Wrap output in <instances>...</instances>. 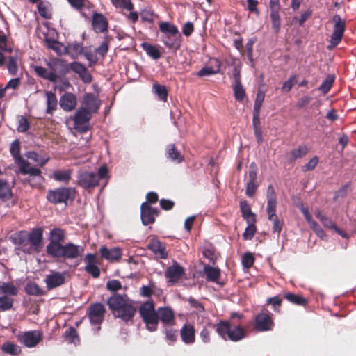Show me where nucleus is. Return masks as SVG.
Instances as JSON below:
<instances>
[{
  "label": "nucleus",
  "mask_w": 356,
  "mask_h": 356,
  "mask_svg": "<svg viewBox=\"0 0 356 356\" xmlns=\"http://www.w3.org/2000/svg\"><path fill=\"white\" fill-rule=\"evenodd\" d=\"M334 82V77L328 76L321 84L318 88V90L321 91L323 94L327 93L332 87V85Z\"/></svg>",
  "instance_id": "nucleus-55"
},
{
  "label": "nucleus",
  "mask_w": 356,
  "mask_h": 356,
  "mask_svg": "<svg viewBox=\"0 0 356 356\" xmlns=\"http://www.w3.org/2000/svg\"><path fill=\"white\" fill-rule=\"evenodd\" d=\"M274 323L270 314L261 312L256 315L254 328L258 332H267L273 329Z\"/></svg>",
  "instance_id": "nucleus-17"
},
{
  "label": "nucleus",
  "mask_w": 356,
  "mask_h": 356,
  "mask_svg": "<svg viewBox=\"0 0 356 356\" xmlns=\"http://www.w3.org/2000/svg\"><path fill=\"white\" fill-rule=\"evenodd\" d=\"M159 215V211L152 208L147 202H143L140 206V218L144 225L152 224L155 221V216Z\"/></svg>",
  "instance_id": "nucleus-22"
},
{
  "label": "nucleus",
  "mask_w": 356,
  "mask_h": 356,
  "mask_svg": "<svg viewBox=\"0 0 356 356\" xmlns=\"http://www.w3.org/2000/svg\"><path fill=\"white\" fill-rule=\"evenodd\" d=\"M42 339V333L37 330L25 332L19 337V342L28 348L36 346Z\"/></svg>",
  "instance_id": "nucleus-20"
},
{
  "label": "nucleus",
  "mask_w": 356,
  "mask_h": 356,
  "mask_svg": "<svg viewBox=\"0 0 356 356\" xmlns=\"http://www.w3.org/2000/svg\"><path fill=\"white\" fill-rule=\"evenodd\" d=\"M234 69L232 70V79H233V90L234 97L236 100L241 102L243 100L245 97V90L243 88V86L241 81V69L242 64L238 60L234 62Z\"/></svg>",
  "instance_id": "nucleus-13"
},
{
  "label": "nucleus",
  "mask_w": 356,
  "mask_h": 356,
  "mask_svg": "<svg viewBox=\"0 0 356 356\" xmlns=\"http://www.w3.org/2000/svg\"><path fill=\"white\" fill-rule=\"evenodd\" d=\"M44 282L49 290L57 288L65 284V274L60 272H52L46 276Z\"/></svg>",
  "instance_id": "nucleus-24"
},
{
  "label": "nucleus",
  "mask_w": 356,
  "mask_h": 356,
  "mask_svg": "<svg viewBox=\"0 0 356 356\" xmlns=\"http://www.w3.org/2000/svg\"><path fill=\"white\" fill-rule=\"evenodd\" d=\"M274 218H270L268 217V220L271 221L273 222V227L272 230L274 233H277V236L280 235L282 229V225L283 222L282 220H280L277 215L273 216Z\"/></svg>",
  "instance_id": "nucleus-52"
},
{
  "label": "nucleus",
  "mask_w": 356,
  "mask_h": 356,
  "mask_svg": "<svg viewBox=\"0 0 356 356\" xmlns=\"http://www.w3.org/2000/svg\"><path fill=\"white\" fill-rule=\"evenodd\" d=\"M13 196L12 189L9 183L6 179H0V200L6 202Z\"/></svg>",
  "instance_id": "nucleus-34"
},
{
  "label": "nucleus",
  "mask_w": 356,
  "mask_h": 356,
  "mask_svg": "<svg viewBox=\"0 0 356 356\" xmlns=\"http://www.w3.org/2000/svg\"><path fill=\"white\" fill-rule=\"evenodd\" d=\"M308 152L309 149L306 145H299L297 149H293L289 152L288 161L292 163L298 159L302 158Z\"/></svg>",
  "instance_id": "nucleus-33"
},
{
  "label": "nucleus",
  "mask_w": 356,
  "mask_h": 356,
  "mask_svg": "<svg viewBox=\"0 0 356 356\" xmlns=\"http://www.w3.org/2000/svg\"><path fill=\"white\" fill-rule=\"evenodd\" d=\"M25 292L29 296H40L45 294L43 290L36 282H29L25 286Z\"/></svg>",
  "instance_id": "nucleus-37"
},
{
  "label": "nucleus",
  "mask_w": 356,
  "mask_h": 356,
  "mask_svg": "<svg viewBox=\"0 0 356 356\" xmlns=\"http://www.w3.org/2000/svg\"><path fill=\"white\" fill-rule=\"evenodd\" d=\"M255 221V214L251 211L250 206L246 203V240L252 238L256 232Z\"/></svg>",
  "instance_id": "nucleus-29"
},
{
  "label": "nucleus",
  "mask_w": 356,
  "mask_h": 356,
  "mask_svg": "<svg viewBox=\"0 0 356 356\" xmlns=\"http://www.w3.org/2000/svg\"><path fill=\"white\" fill-rule=\"evenodd\" d=\"M28 232L19 231L15 234L13 241L15 244L22 246L23 249H27L29 245Z\"/></svg>",
  "instance_id": "nucleus-35"
},
{
  "label": "nucleus",
  "mask_w": 356,
  "mask_h": 356,
  "mask_svg": "<svg viewBox=\"0 0 356 356\" xmlns=\"http://www.w3.org/2000/svg\"><path fill=\"white\" fill-rule=\"evenodd\" d=\"M122 288L121 282L118 280H109L106 283V289L114 292L106 300L109 309L115 318L124 322L132 323L136 313V307L129 300L127 295L116 293Z\"/></svg>",
  "instance_id": "nucleus-1"
},
{
  "label": "nucleus",
  "mask_w": 356,
  "mask_h": 356,
  "mask_svg": "<svg viewBox=\"0 0 356 356\" xmlns=\"http://www.w3.org/2000/svg\"><path fill=\"white\" fill-rule=\"evenodd\" d=\"M43 232L44 229L41 227H35L31 232H28L30 246L27 249H22V251L29 254L32 252L39 253L44 245Z\"/></svg>",
  "instance_id": "nucleus-8"
},
{
  "label": "nucleus",
  "mask_w": 356,
  "mask_h": 356,
  "mask_svg": "<svg viewBox=\"0 0 356 356\" xmlns=\"http://www.w3.org/2000/svg\"><path fill=\"white\" fill-rule=\"evenodd\" d=\"M76 193V188L72 187H59L49 189L47 192V200L54 204L64 203L66 205L69 200L73 201Z\"/></svg>",
  "instance_id": "nucleus-5"
},
{
  "label": "nucleus",
  "mask_w": 356,
  "mask_h": 356,
  "mask_svg": "<svg viewBox=\"0 0 356 356\" xmlns=\"http://www.w3.org/2000/svg\"><path fill=\"white\" fill-rule=\"evenodd\" d=\"M64 337L70 343H76L79 341V337L76 329L73 327H70L64 333Z\"/></svg>",
  "instance_id": "nucleus-47"
},
{
  "label": "nucleus",
  "mask_w": 356,
  "mask_h": 356,
  "mask_svg": "<svg viewBox=\"0 0 356 356\" xmlns=\"http://www.w3.org/2000/svg\"><path fill=\"white\" fill-rule=\"evenodd\" d=\"M10 152L17 165L25 161L20 154V142L18 139H16L10 144Z\"/></svg>",
  "instance_id": "nucleus-36"
},
{
  "label": "nucleus",
  "mask_w": 356,
  "mask_h": 356,
  "mask_svg": "<svg viewBox=\"0 0 356 356\" xmlns=\"http://www.w3.org/2000/svg\"><path fill=\"white\" fill-rule=\"evenodd\" d=\"M69 67L70 70H71L74 73L79 74L86 67L79 62L74 61L69 64Z\"/></svg>",
  "instance_id": "nucleus-61"
},
{
  "label": "nucleus",
  "mask_w": 356,
  "mask_h": 356,
  "mask_svg": "<svg viewBox=\"0 0 356 356\" xmlns=\"http://www.w3.org/2000/svg\"><path fill=\"white\" fill-rule=\"evenodd\" d=\"M265 97V94L264 92L259 90L257 94V97L254 102V111H253V127L254 135L257 139V141L259 144L261 143L263 141L262 138V131L260 127V108L262 106V103L264 102Z\"/></svg>",
  "instance_id": "nucleus-9"
},
{
  "label": "nucleus",
  "mask_w": 356,
  "mask_h": 356,
  "mask_svg": "<svg viewBox=\"0 0 356 356\" xmlns=\"http://www.w3.org/2000/svg\"><path fill=\"white\" fill-rule=\"evenodd\" d=\"M257 187L258 184L256 182V180H249L246 184V195L252 197L257 191Z\"/></svg>",
  "instance_id": "nucleus-59"
},
{
  "label": "nucleus",
  "mask_w": 356,
  "mask_h": 356,
  "mask_svg": "<svg viewBox=\"0 0 356 356\" xmlns=\"http://www.w3.org/2000/svg\"><path fill=\"white\" fill-rule=\"evenodd\" d=\"M47 68L38 65L34 67L35 73L40 78L56 83L60 76H65L70 72L69 64L60 58H52L47 62Z\"/></svg>",
  "instance_id": "nucleus-2"
},
{
  "label": "nucleus",
  "mask_w": 356,
  "mask_h": 356,
  "mask_svg": "<svg viewBox=\"0 0 356 356\" xmlns=\"http://www.w3.org/2000/svg\"><path fill=\"white\" fill-rule=\"evenodd\" d=\"M165 154L168 159L176 163H181L184 160V156L177 150L175 144H169L165 148Z\"/></svg>",
  "instance_id": "nucleus-32"
},
{
  "label": "nucleus",
  "mask_w": 356,
  "mask_h": 356,
  "mask_svg": "<svg viewBox=\"0 0 356 356\" xmlns=\"http://www.w3.org/2000/svg\"><path fill=\"white\" fill-rule=\"evenodd\" d=\"M72 170H56L53 172L52 177L57 181L68 183L72 179Z\"/></svg>",
  "instance_id": "nucleus-38"
},
{
  "label": "nucleus",
  "mask_w": 356,
  "mask_h": 356,
  "mask_svg": "<svg viewBox=\"0 0 356 356\" xmlns=\"http://www.w3.org/2000/svg\"><path fill=\"white\" fill-rule=\"evenodd\" d=\"M80 79L85 83H90L92 81V76L86 67L79 74H78Z\"/></svg>",
  "instance_id": "nucleus-64"
},
{
  "label": "nucleus",
  "mask_w": 356,
  "mask_h": 356,
  "mask_svg": "<svg viewBox=\"0 0 356 356\" xmlns=\"http://www.w3.org/2000/svg\"><path fill=\"white\" fill-rule=\"evenodd\" d=\"M141 47L143 50L145 51L147 54L154 60L159 59L161 56L159 49L153 44L147 42H143L142 43Z\"/></svg>",
  "instance_id": "nucleus-44"
},
{
  "label": "nucleus",
  "mask_w": 356,
  "mask_h": 356,
  "mask_svg": "<svg viewBox=\"0 0 356 356\" xmlns=\"http://www.w3.org/2000/svg\"><path fill=\"white\" fill-rule=\"evenodd\" d=\"M14 300L9 296L0 297V312L10 310L13 306Z\"/></svg>",
  "instance_id": "nucleus-50"
},
{
  "label": "nucleus",
  "mask_w": 356,
  "mask_h": 356,
  "mask_svg": "<svg viewBox=\"0 0 356 356\" xmlns=\"http://www.w3.org/2000/svg\"><path fill=\"white\" fill-rule=\"evenodd\" d=\"M184 274L185 269L177 261H175L172 266H168L165 271V277L168 280V282L171 286L178 282Z\"/></svg>",
  "instance_id": "nucleus-19"
},
{
  "label": "nucleus",
  "mask_w": 356,
  "mask_h": 356,
  "mask_svg": "<svg viewBox=\"0 0 356 356\" xmlns=\"http://www.w3.org/2000/svg\"><path fill=\"white\" fill-rule=\"evenodd\" d=\"M284 297L289 302L296 305L305 306L307 304V300L298 294L288 292L284 293Z\"/></svg>",
  "instance_id": "nucleus-43"
},
{
  "label": "nucleus",
  "mask_w": 356,
  "mask_h": 356,
  "mask_svg": "<svg viewBox=\"0 0 356 356\" xmlns=\"http://www.w3.org/2000/svg\"><path fill=\"white\" fill-rule=\"evenodd\" d=\"M83 104L84 108L83 109H87L90 113H97L101 105L100 100L92 93H86L83 99Z\"/></svg>",
  "instance_id": "nucleus-26"
},
{
  "label": "nucleus",
  "mask_w": 356,
  "mask_h": 356,
  "mask_svg": "<svg viewBox=\"0 0 356 356\" xmlns=\"http://www.w3.org/2000/svg\"><path fill=\"white\" fill-rule=\"evenodd\" d=\"M175 325H163L161 327V332L165 336V340L168 345H174L177 341L178 331L174 327Z\"/></svg>",
  "instance_id": "nucleus-30"
},
{
  "label": "nucleus",
  "mask_w": 356,
  "mask_h": 356,
  "mask_svg": "<svg viewBox=\"0 0 356 356\" xmlns=\"http://www.w3.org/2000/svg\"><path fill=\"white\" fill-rule=\"evenodd\" d=\"M217 333L225 340L238 341L245 336V330L240 325H232L229 321H220L216 325Z\"/></svg>",
  "instance_id": "nucleus-4"
},
{
  "label": "nucleus",
  "mask_w": 356,
  "mask_h": 356,
  "mask_svg": "<svg viewBox=\"0 0 356 356\" xmlns=\"http://www.w3.org/2000/svg\"><path fill=\"white\" fill-rule=\"evenodd\" d=\"M112 4L116 8H120L131 11L134 9V4L131 0H111Z\"/></svg>",
  "instance_id": "nucleus-51"
},
{
  "label": "nucleus",
  "mask_w": 356,
  "mask_h": 356,
  "mask_svg": "<svg viewBox=\"0 0 356 356\" xmlns=\"http://www.w3.org/2000/svg\"><path fill=\"white\" fill-rule=\"evenodd\" d=\"M147 248L151 250L157 258L165 259L168 257L165 246L155 236L151 237Z\"/></svg>",
  "instance_id": "nucleus-21"
},
{
  "label": "nucleus",
  "mask_w": 356,
  "mask_h": 356,
  "mask_svg": "<svg viewBox=\"0 0 356 356\" xmlns=\"http://www.w3.org/2000/svg\"><path fill=\"white\" fill-rule=\"evenodd\" d=\"M18 289L12 282H3L0 285V293L7 296H15L17 295Z\"/></svg>",
  "instance_id": "nucleus-42"
},
{
  "label": "nucleus",
  "mask_w": 356,
  "mask_h": 356,
  "mask_svg": "<svg viewBox=\"0 0 356 356\" xmlns=\"http://www.w3.org/2000/svg\"><path fill=\"white\" fill-rule=\"evenodd\" d=\"M18 57L17 55L10 56L8 57L7 62V69L8 72L12 76H15L18 72V65H17Z\"/></svg>",
  "instance_id": "nucleus-46"
},
{
  "label": "nucleus",
  "mask_w": 356,
  "mask_h": 356,
  "mask_svg": "<svg viewBox=\"0 0 356 356\" xmlns=\"http://www.w3.org/2000/svg\"><path fill=\"white\" fill-rule=\"evenodd\" d=\"M152 90L157 95L159 100L164 102H167L168 92L165 86L159 83H154Z\"/></svg>",
  "instance_id": "nucleus-45"
},
{
  "label": "nucleus",
  "mask_w": 356,
  "mask_h": 356,
  "mask_svg": "<svg viewBox=\"0 0 356 356\" xmlns=\"http://www.w3.org/2000/svg\"><path fill=\"white\" fill-rule=\"evenodd\" d=\"M270 17L272 23V29L276 33H278L281 27L280 11L270 12Z\"/></svg>",
  "instance_id": "nucleus-49"
},
{
  "label": "nucleus",
  "mask_w": 356,
  "mask_h": 356,
  "mask_svg": "<svg viewBox=\"0 0 356 356\" xmlns=\"http://www.w3.org/2000/svg\"><path fill=\"white\" fill-rule=\"evenodd\" d=\"M30 124L27 118L23 115L19 116L18 120L17 131L19 132H26L29 129Z\"/></svg>",
  "instance_id": "nucleus-57"
},
{
  "label": "nucleus",
  "mask_w": 356,
  "mask_h": 356,
  "mask_svg": "<svg viewBox=\"0 0 356 356\" xmlns=\"http://www.w3.org/2000/svg\"><path fill=\"white\" fill-rule=\"evenodd\" d=\"M77 184L86 190L92 189L99 184L98 176L95 172H81L78 175Z\"/></svg>",
  "instance_id": "nucleus-16"
},
{
  "label": "nucleus",
  "mask_w": 356,
  "mask_h": 356,
  "mask_svg": "<svg viewBox=\"0 0 356 356\" xmlns=\"http://www.w3.org/2000/svg\"><path fill=\"white\" fill-rule=\"evenodd\" d=\"M0 49L8 52H11L12 51L11 48L7 44V38L2 31H0Z\"/></svg>",
  "instance_id": "nucleus-62"
},
{
  "label": "nucleus",
  "mask_w": 356,
  "mask_h": 356,
  "mask_svg": "<svg viewBox=\"0 0 356 356\" xmlns=\"http://www.w3.org/2000/svg\"><path fill=\"white\" fill-rule=\"evenodd\" d=\"M59 104L65 111H71L77 104L76 97L71 92H65L61 96Z\"/></svg>",
  "instance_id": "nucleus-28"
},
{
  "label": "nucleus",
  "mask_w": 356,
  "mask_h": 356,
  "mask_svg": "<svg viewBox=\"0 0 356 356\" xmlns=\"http://www.w3.org/2000/svg\"><path fill=\"white\" fill-rule=\"evenodd\" d=\"M1 350L3 353L12 355H17L21 352V348L19 346L9 342L3 343Z\"/></svg>",
  "instance_id": "nucleus-48"
},
{
  "label": "nucleus",
  "mask_w": 356,
  "mask_h": 356,
  "mask_svg": "<svg viewBox=\"0 0 356 356\" xmlns=\"http://www.w3.org/2000/svg\"><path fill=\"white\" fill-rule=\"evenodd\" d=\"M83 251V247L73 243H68L65 245L63 244L50 256L54 258H62L63 259H75L81 257Z\"/></svg>",
  "instance_id": "nucleus-7"
},
{
  "label": "nucleus",
  "mask_w": 356,
  "mask_h": 356,
  "mask_svg": "<svg viewBox=\"0 0 356 356\" xmlns=\"http://www.w3.org/2000/svg\"><path fill=\"white\" fill-rule=\"evenodd\" d=\"M83 54L86 58L89 61V67H91L97 63L98 58L90 50L85 51Z\"/></svg>",
  "instance_id": "nucleus-63"
},
{
  "label": "nucleus",
  "mask_w": 356,
  "mask_h": 356,
  "mask_svg": "<svg viewBox=\"0 0 356 356\" xmlns=\"http://www.w3.org/2000/svg\"><path fill=\"white\" fill-rule=\"evenodd\" d=\"M91 24L92 29L96 33L108 32V22L103 14L97 12L93 13Z\"/></svg>",
  "instance_id": "nucleus-23"
},
{
  "label": "nucleus",
  "mask_w": 356,
  "mask_h": 356,
  "mask_svg": "<svg viewBox=\"0 0 356 356\" xmlns=\"http://www.w3.org/2000/svg\"><path fill=\"white\" fill-rule=\"evenodd\" d=\"M38 13L43 18L50 19L52 17L51 5L49 1H40L38 5Z\"/></svg>",
  "instance_id": "nucleus-39"
},
{
  "label": "nucleus",
  "mask_w": 356,
  "mask_h": 356,
  "mask_svg": "<svg viewBox=\"0 0 356 356\" xmlns=\"http://www.w3.org/2000/svg\"><path fill=\"white\" fill-rule=\"evenodd\" d=\"M156 329L159 322L161 321L162 326L168 325H176L175 314L170 307H161L158 308L156 312Z\"/></svg>",
  "instance_id": "nucleus-18"
},
{
  "label": "nucleus",
  "mask_w": 356,
  "mask_h": 356,
  "mask_svg": "<svg viewBox=\"0 0 356 356\" xmlns=\"http://www.w3.org/2000/svg\"><path fill=\"white\" fill-rule=\"evenodd\" d=\"M47 96V110L46 112L48 114L52 115L54 111L57 108V97L55 93L49 91L46 92Z\"/></svg>",
  "instance_id": "nucleus-41"
},
{
  "label": "nucleus",
  "mask_w": 356,
  "mask_h": 356,
  "mask_svg": "<svg viewBox=\"0 0 356 356\" xmlns=\"http://www.w3.org/2000/svg\"><path fill=\"white\" fill-rule=\"evenodd\" d=\"M159 28L163 34L161 41L169 49H178L181 46V34L178 28L169 22H160Z\"/></svg>",
  "instance_id": "nucleus-3"
},
{
  "label": "nucleus",
  "mask_w": 356,
  "mask_h": 356,
  "mask_svg": "<svg viewBox=\"0 0 356 356\" xmlns=\"http://www.w3.org/2000/svg\"><path fill=\"white\" fill-rule=\"evenodd\" d=\"M105 306L101 302L90 304L87 309V316L92 325H97V330L101 329V324L104 320Z\"/></svg>",
  "instance_id": "nucleus-11"
},
{
  "label": "nucleus",
  "mask_w": 356,
  "mask_h": 356,
  "mask_svg": "<svg viewBox=\"0 0 356 356\" xmlns=\"http://www.w3.org/2000/svg\"><path fill=\"white\" fill-rule=\"evenodd\" d=\"M109 40L108 37H105L103 42L99 47L95 49V52L102 56V58L105 57L108 51Z\"/></svg>",
  "instance_id": "nucleus-56"
},
{
  "label": "nucleus",
  "mask_w": 356,
  "mask_h": 356,
  "mask_svg": "<svg viewBox=\"0 0 356 356\" xmlns=\"http://www.w3.org/2000/svg\"><path fill=\"white\" fill-rule=\"evenodd\" d=\"M66 238L65 231L60 227H54L49 234L48 240L49 243L46 247V252L48 255H51L57 250L65 241Z\"/></svg>",
  "instance_id": "nucleus-10"
},
{
  "label": "nucleus",
  "mask_w": 356,
  "mask_h": 356,
  "mask_svg": "<svg viewBox=\"0 0 356 356\" xmlns=\"http://www.w3.org/2000/svg\"><path fill=\"white\" fill-rule=\"evenodd\" d=\"M69 4L78 11L82 10L84 8L88 7L90 3L88 0H67Z\"/></svg>",
  "instance_id": "nucleus-53"
},
{
  "label": "nucleus",
  "mask_w": 356,
  "mask_h": 356,
  "mask_svg": "<svg viewBox=\"0 0 356 356\" xmlns=\"http://www.w3.org/2000/svg\"><path fill=\"white\" fill-rule=\"evenodd\" d=\"M101 257L109 261L113 262L119 261L122 258V250L119 248H107L106 246H102L99 249Z\"/></svg>",
  "instance_id": "nucleus-27"
},
{
  "label": "nucleus",
  "mask_w": 356,
  "mask_h": 356,
  "mask_svg": "<svg viewBox=\"0 0 356 356\" xmlns=\"http://www.w3.org/2000/svg\"><path fill=\"white\" fill-rule=\"evenodd\" d=\"M19 167V171L22 175H29V177H37L39 179H44L42 176L41 170L35 167L30 166V163L26 161H24L18 165Z\"/></svg>",
  "instance_id": "nucleus-31"
},
{
  "label": "nucleus",
  "mask_w": 356,
  "mask_h": 356,
  "mask_svg": "<svg viewBox=\"0 0 356 356\" xmlns=\"http://www.w3.org/2000/svg\"><path fill=\"white\" fill-rule=\"evenodd\" d=\"M204 273L207 280L210 282H216L220 276V270L209 265H206L204 267Z\"/></svg>",
  "instance_id": "nucleus-40"
},
{
  "label": "nucleus",
  "mask_w": 356,
  "mask_h": 356,
  "mask_svg": "<svg viewBox=\"0 0 356 356\" xmlns=\"http://www.w3.org/2000/svg\"><path fill=\"white\" fill-rule=\"evenodd\" d=\"M276 207H277V199H270L267 200V207H266V212L268 213V217L274 218L273 216L276 214Z\"/></svg>",
  "instance_id": "nucleus-54"
},
{
  "label": "nucleus",
  "mask_w": 356,
  "mask_h": 356,
  "mask_svg": "<svg viewBox=\"0 0 356 356\" xmlns=\"http://www.w3.org/2000/svg\"><path fill=\"white\" fill-rule=\"evenodd\" d=\"M140 317L145 324L147 330L149 332L156 330L157 314L153 301H146L140 305L138 309Z\"/></svg>",
  "instance_id": "nucleus-6"
},
{
  "label": "nucleus",
  "mask_w": 356,
  "mask_h": 356,
  "mask_svg": "<svg viewBox=\"0 0 356 356\" xmlns=\"http://www.w3.org/2000/svg\"><path fill=\"white\" fill-rule=\"evenodd\" d=\"M92 114L87 109L79 108L74 116V128L81 134L86 133L89 129V122Z\"/></svg>",
  "instance_id": "nucleus-12"
},
{
  "label": "nucleus",
  "mask_w": 356,
  "mask_h": 356,
  "mask_svg": "<svg viewBox=\"0 0 356 356\" xmlns=\"http://www.w3.org/2000/svg\"><path fill=\"white\" fill-rule=\"evenodd\" d=\"M180 336L185 344H193L195 341V329L193 324L186 323L180 330Z\"/></svg>",
  "instance_id": "nucleus-25"
},
{
  "label": "nucleus",
  "mask_w": 356,
  "mask_h": 356,
  "mask_svg": "<svg viewBox=\"0 0 356 356\" xmlns=\"http://www.w3.org/2000/svg\"><path fill=\"white\" fill-rule=\"evenodd\" d=\"M319 161L318 157L315 156L312 157L307 163L302 166L304 172L311 171L315 169Z\"/></svg>",
  "instance_id": "nucleus-58"
},
{
  "label": "nucleus",
  "mask_w": 356,
  "mask_h": 356,
  "mask_svg": "<svg viewBox=\"0 0 356 356\" xmlns=\"http://www.w3.org/2000/svg\"><path fill=\"white\" fill-rule=\"evenodd\" d=\"M333 22L334 23L333 32L330 37V43L332 46L336 47L341 42L346 27L345 21L342 20L340 15L336 14L333 16Z\"/></svg>",
  "instance_id": "nucleus-14"
},
{
  "label": "nucleus",
  "mask_w": 356,
  "mask_h": 356,
  "mask_svg": "<svg viewBox=\"0 0 356 356\" xmlns=\"http://www.w3.org/2000/svg\"><path fill=\"white\" fill-rule=\"evenodd\" d=\"M83 261L85 263V271L90 275L93 278H98L100 276V269L98 266L100 261L97 254L92 253L87 254Z\"/></svg>",
  "instance_id": "nucleus-15"
},
{
  "label": "nucleus",
  "mask_w": 356,
  "mask_h": 356,
  "mask_svg": "<svg viewBox=\"0 0 356 356\" xmlns=\"http://www.w3.org/2000/svg\"><path fill=\"white\" fill-rule=\"evenodd\" d=\"M282 302V299L278 296L268 298L266 300V302L273 306V309L275 312H279V308L281 306Z\"/></svg>",
  "instance_id": "nucleus-60"
}]
</instances>
